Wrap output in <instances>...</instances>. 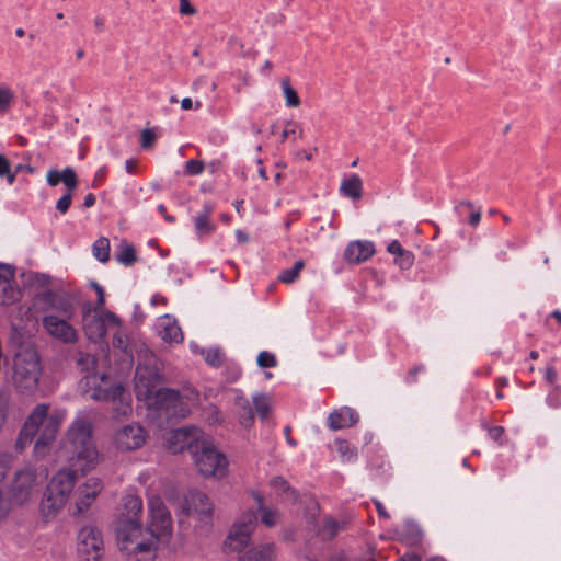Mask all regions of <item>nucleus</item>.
I'll use <instances>...</instances> for the list:
<instances>
[{"mask_svg": "<svg viewBox=\"0 0 561 561\" xmlns=\"http://www.w3.org/2000/svg\"><path fill=\"white\" fill-rule=\"evenodd\" d=\"M149 520L141 524L142 500L134 494L124 499V507L116 525L118 549L135 561H153L159 549L168 547L172 535V517L162 499L148 500Z\"/></svg>", "mask_w": 561, "mask_h": 561, "instance_id": "1", "label": "nucleus"}, {"mask_svg": "<svg viewBox=\"0 0 561 561\" xmlns=\"http://www.w3.org/2000/svg\"><path fill=\"white\" fill-rule=\"evenodd\" d=\"M92 432L91 416L85 411L79 412L66 433V444L72 454L69 461L75 470L60 469L49 480L39 503V514L46 523L54 520L73 500L76 471L85 474L100 463Z\"/></svg>", "mask_w": 561, "mask_h": 561, "instance_id": "2", "label": "nucleus"}, {"mask_svg": "<svg viewBox=\"0 0 561 561\" xmlns=\"http://www.w3.org/2000/svg\"><path fill=\"white\" fill-rule=\"evenodd\" d=\"M66 416L67 411L61 408L50 409L46 403L34 407L26 422L27 428H32L37 435L34 445V453L37 457L42 458L48 453Z\"/></svg>", "mask_w": 561, "mask_h": 561, "instance_id": "3", "label": "nucleus"}, {"mask_svg": "<svg viewBox=\"0 0 561 561\" xmlns=\"http://www.w3.org/2000/svg\"><path fill=\"white\" fill-rule=\"evenodd\" d=\"M42 376L39 355L33 345H22L13 358L12 380L22 393H33Z\"/></svg>", "mask_w": 561, "mask_h": 561, "instance_id": "4", "label": "nucleus"}, {"mask_svg": "<svg viewBox=\"0 0 561 561\" xmlns=\"http://www.w3.org/2000/svg\"><path fill=\"white\" fill-rule=\"evenodd\" d=\"M192 458L197 472L204 478L221 480L228 476L227 456L207 436L199 439L195 449H192Z\"/></svg>", "mask_w": 561, "mask_h": 561, "instance_id": "5", "label": "nucleus"}, {"mask_svg": "<svg viewBox=\"0 0 561 561\" xmlns=\"http://www.w3.org/2000/svg\"><path fill=\"white\" fill-rule=\"evenodd\" d=\"M73 310L68 301L54 300L51 310L43 317L46 333L62 343L73 344L78 341L77 330L70 324Z\"/></svg>", "mask_w": 561, "mask_h": 561, "instance_id": "6", "label": "nucleus"}, {"mask_svg": "<svg viewBox=\"0 0 561 561\" xmlns=\"http://www.w3.org/2000/svg\"><path fill=\"white\" fill-rule=\"evenodd\" d=\"M46 469L25 467L18 471L10 488L11 502L14 505H25L36 497L43 480L46 478Z\"/></svg>", "mask_w": 561, "mask_h": 561, "instance_id": "7", "label": "nucleus"}, {"mask_svg": "<svg viewBox=\"0 0 561 561\" xmlns=\"http://www.w3.org/2000/svg\"><path fill=\"white\" fill-rule=\"evenodd\" d=\"M121 327V319L112 311L98 310L90 306L83 308L82 329L90 341L101 342L108 331Z\"/></svg>", "mask_w": 561, "mask_h": 561, "instance_id": "8", "label": "nucleus"}, {"mask_svg": "<svg viewBox=\"0 0 561 561\" xmlns=\"http://www.w3.org/2000/svg\"><path fill=\"white\" fill-rule=\"evenodd\" d=\"M148 437V431L144 425L139 422H129L114 431L111 445L118 453H131L141 449Z\"/></svg>", "mask_w": 561, "mask_h": 561, "instance_id": "9", "label": "nucleus"}, {"mask_svg": "<svg viewBox=\"0 0 561 561\" xmlns=\"http://www.w3.org/2000/svg\"><path fill=\"white\" fill-rule=\"evenodd\" d=\"M256 525V514L253 510L244 512L233 524L226 541L225 547L229 551L243 553L250 541V537Z\"/></svg>", "mask_w": 561, "mask_h": 561, "instance_id": "10", "label": "nucleus"}, {"mask_svg": "<svg viewBox=\"0 0 561 561\" xmlns=\"http://www.w3.org/2000/svg\"><path fill=\"white\" fill-rule=\"evenodd\" d=\"M159 375L156 368L138 365L135 376V392L139 401H144L148 408L157 407V394L161 390L158 388Z\"/></svg>", "mask_w": 561, "mask_h": 561, "instance_id": "11", "label": "nucleus"}, {"mask_svg": "<svg viewBox=\"0 0 561 561\" xmlns=\"http://www.w3.org/2000/svg\"><path fill=\"white\" fill-rule=\"evenodd\" d=\"M117 386L105 373H89L81 381L82 389L96 401H115Z\"/></svg>", "mask_w": 561, "mask_h": 561, "instance_id": "12", "label": "nucleus"}, {"mask_svg": "<svg viewBox=\"0 0 561 561\" xmlns=\"http://www.w3.org/2000/svg\"><path fill=\"white\" fill-rule=\"evenodd\" d=\"M77 552L82 561H99L103 554V539L93 526L82 527L77 536Z\"/></svg>", "mask_w": 561, "mask_h": 561, "instance_id": "13", "label": "nucleus"}, {"mask_svg": "<svg viewBox=\"0 0 561 561\" xmlns=\"http://www.w3.org/2000/svg\"><path fill=\"white\" fill-rule=\"evenodd\" d=\"M103 481L98 477H90L75 486L73 501L70 505L73 515L87 512L103 490Z\"/></svg>", "mask_w": 561, "mask_h": 561, "instance_id": "14", "label": "nucleus"}, {"mask_svg": "<svg viewBox=\"0 0 561 561\" xmlns=\"http://www.w3.org/2000/svg\"><path fill=\"white\" fill-rule=\"evenodd\" d=\"M193 401V398L182 396L175 390L164 389L157 394L156 410L164 411L168 416L183 419L190 413Z\"/></svg>", "mask_w": 561, "mask_h": 561, "instance_id": "15", "label": "nucleus"}, {"mask_svg": "<svg viewBox=\"0 0 561 561\" xmlns=\"http://www.w3.org/2000/svg\"><path fill=\"white\" fill-rule=\"evenodd\" d=\"M204 436L203 431L195 426L176 428L167 434L165 446L173 454L181 453L185 448L192 454V449H195Z\"/></svg>", "mask_w": 561, "mask_h": 561, "instance_id": "16", "label": "nucleus"}, {"mask_svg": "<svg viewBox=\"0 0 561 561\" xmlns=\"http://www.w3.org/2000/svg\"><path fill=\"white\" fill-rule=\"evenodd\" d=\"M14 268L9 264L0 263V304L10 306L21 298V291L14 283Z\"/></svg>", "mask_w": 561, "mask_h": 561, "instance_id": "17", "label": "nucleus"}, {"mask_svg": "<svg viewBox=\"0 0 561 561\" xmlns=\"http://www.w3.org/2000/svg\"><path fill=\"white\" fill-rule=\"evenodd\" d=\"M186 507L184 508L186 515H194L199 520L208 519L213 505L206 494L201 491L188 492L186 499Z\"/></svg>", "mask_w": 561, "mask_h": 561, "instance_id": "18", "label": "nucleus"}, {"mask_svg": "<svg viewBox=\"0 0 561 561\" xmlns=\"http://www.w3.org/2000/svg\"><path fill=\"white\" fill-rule=\"evenodd\" d=\"M158 336L165 343H182L183 333L174 317L164 314L159 317L154 323Z\"/></svg>", "mask_w": 561, "mask_h": 561, "instance_id": "19", "label": "nucleus"}, {"mask_svg": "<svg viewBox=\"0 0 561 561\" xmlns=\"http://www.w3.org/2000/svg\"><path fill=\"white\" fill-rule=\"evenodd\" d=\"M375 253L374 243L370 241L356 240L347 244L344 251V259L351 264H359L367 261Z\"/></svg>", "mask_w": 561, "mask_h": 561, "instance_id": "20", "label": "nucleus"}, {"mask_svg": "<svg viewBox=\"0 0 561 561\" xmlns=\"http://www.w3.org/2000/svg\"><path fill=\"white\" fill-rule=\"evenodd\" d=\"M359 416L355 410L348 407H342L328 415L327 424L332 431L347 428L356 424Z\"/></svg>", "mask_w": 561, "mask_h": 561, "instance_id": "21", "label": "nucleus"}, {"mask_svg": "<svg viewBox=\"0 0 561 561\" xmlns=\"http://www.w3.org/2000/svg\"><path fill=\"white\" fill-rule=\"evenodd\" d=\"M234 413L239 424L244 428H250L254 421V415L249 400L240 390H233Z\"/></svg>", "mask_w": 561, "mask_h": 561, "instance_id": "22", "label": "nucleus"}, {"mask_svg": "<svg viewBox=\"0 0 561 561\" xmlns=\"http://www.w3.org/2000/svg\"><path fill=\"white\" fill-rule=\"evenodd\" d=\"M275 559L276 546L273 542L252 547L239 556V561H274Z\"/></svg>", "mask_w": 561, "mask_h": 561, "instance_id": "23", "label": "nucleus"}, {"mask_svg": "<svg viewBox=\"0 0 561 561\" xmlns=\"http://www.w3.org/2000/svg\"><path fill=\"white\" fill-rule=\"evenodd\" d=\"M214 207L205 204L202 211L194 218V227L198 237L210 234L215 231V225L210 220Z\"/></svg>", "mask_w": 561, "mask_h": 561, "instance_id": "24", "label": "nucleus"}, {"mask_svg": "<svg viewBox=\"0 0 561 561\" xmlns=\"http://www.w3.org/2000/svg\"><path fill=\"white\" fill-rule=\"evenodd\" d=\"M340 192L348 198L359 199L363 195V181L359 175L352 174L343 179L340 185Z\"/></svg>", "mask_w": 561, "mask_h": 561, "instance_id": "25", "label": "nucleus"}, {"mask_svg": "<svg viewBox=\"0 0 561 561\" xmlns=\"http://www.w3.org/2000/svg\"><path fill=\"white\" fill-rule=\"evenodd\" d=\"M118 394L115 396V401H110L113 403V412L116 417H124L131 414V397L125 389L119 385L117 386Z\"/></svg>", "mask_w": 561, "mask_h": 561, "instance_id": "26", "label": "nucleus"}, {"mask_svg": "<svg viewBox=\"0 0 561 561\" xmlns=\"http://www.w3.org/2000/svg\"><path fill=\"white\" fill-rule=\"evenodd\" d=\"M254 500L261 515V522L267 527L276 526L280 518L279 513L276 510L264 506L263 497L259 493L254 494Z\"/></svg>", "mask_w": 561, "mask_h": 561, "instance_id": "27", "label": "nucleus"}, {"mask_svg": "<svg viewBox=\"0 0 561 561\" xmlns=\"http://www.w3.org/2000/svg\"><path fill=\"white\" fill-rule=\"evenodd\" d=\"M256 414L261 420H266L273 407V398L267 393H255L252 397Z\"/></svg>", "mask_w": 561, "mask_h": 561, "instance_id": "28", "label": "nucleus"}, {"mask_svg": "<svg viewBox=\"0 0 561 561\" xmlns=\"http://www.w3.org/2000/svg\"><path fill=\"white\" fill-rule=\"evenodd\" d=\"M191 350L193 353H201L205 360L211 366H219L224 359V356L219 348L213 347L209 350H199V347L195 343H191Z\"/></svg>", "mask_w": 561, "mask_h": 561, "instance_id": "29", "label": "nucleus"}, {"mask_svg": "<svg viewBox=\"0 0 561 561\" xmlns=\"http://www.w3.org/2000/svg\"><path fill=\"white\" fill-rule=\"evenodd\" d=\"M280 87L286 106L298 107L300 105V98L298 96L296 90L291 87L290 80L288 78L282 79Z\"/></svg>", "mask_w": 561, "mask_h": 561, "instance_id": "30", "label": "nucleus"}, {"mask_svg": "<svg viewBox=\"0 0 561 561\" xmlns=\"http://www.w3.org/2000/svg\"><path fill=\"white\" fill-rule=\"evenodd\" d=\"M271 486H272L273 491L275 492V494H277L279 496L283 494L285 495L284 501H291V500L296 501L297 500V495H296L295 491L290 490L287 482L283 478H279V477L274 478L271 481Z\"/></svg>", "mask_w": 561, "mask_h": 561, "instance_id": "31", "label": "nucleus"}, {"mask_svg": "<svg viewBox=\"0 0 561 561\" xmlns=\"http://www.w3.org/2000/svg\"><path fill=\"white\" fill-rule=\"evenodd\" d=\"M334 445L342 461L351 462L357 458L356 448L352 447L347 440L335 439Z\"/></svg>", "mask_w": 561, "mask_h": 561, "instance_id": "32", "label": "nucleus"}, {"mask_svg": "<svg viewBox=\"0 0 561 561\" xmlns=\"http://www.w3.org/2000/svg\"><path fill=\"white\" fill-rule=\"evenodd\" d=\"M455 210L458 213L459 217H462L466 213H469V224L471 226H477L481 219V211L479 209H473V206L469 202H460Z\"/></svg>", "mask_w": 561, "mask_h": 561, "instance_id": "33", "label": "nucleus"}, {"mask_svg": "<svg viewBox=\"0 0 561 561\" xmlns=\"http://www.w3.org/2000/svg\"><path fill=\"white\" fill-rule=\"evenodd\" d=\"M304 266H305L304 261H301V260L296 261L295 264L293 265V267L284 270L279 273L278 279L285 284L294 283L298 278L299 273L301 272Z\"/></svg>", "mask_w": 561, "mask_h": 561, "instance_id": "34", "label": "nucleus"}, {"mask_svg": "<svg viewBox=\"0 0 561 561\" xmlns=\"http://www.w3.org/2000/svg\"><path fill=\"white\" fill-rule=\"evenodd\" d=\"M93 254L102 263L110 259V241L106 238L98 239L93 244Z\"/></svg>", "mask_w": 561, "mask_h": 561, "instance_id": "35", "label": "nucleus"}, {"mask_svg": "<svg viewBox=\"0 0 561 561\" xmlns=\"http://www.w3.org/2000/svg\"><path fill=\"white\" fill-rule=\"evenodd\" d=\"M36 436L35 432L32 428H27V422L25 421L19 437L15 442V449L18 451H22L25 449L26 446H28L34 437Z\"/></svg>", "mask_w": 561, "mask_h": 561, "instance_id": "36", "label": "nucleus"}, {"mask_svg": "<svg viewBox=\"0 0 561 561\" xmlns=\"http://www.w3.org/2000/svg\"><path fill=\"white\" fill-rule=\"evenodd\" d=\"M14 99V92L7 85H0V115L7 113Z\"/></svg>", "mask_w": 561, "mask_h": 561, "instance_id": "37", "label": "nucleus"}, {"mask_svg": "<svg viewBox=\"0 0 561 561\" xmlns=\"http://www.w3.org/2000/svg\"><path fill=\"white\" fill-rule=\"evenodd\" d=\"M116 259L119 263L124 265H130L135 262L136 255L135 250L130 244L124 243L121 247V250L118 254L116 255Z\"/></svg>", "mask_w": 561, "mask_h": 561, "instance_id": "38", "label": "nucleus"}, {"mask_svg": "<svg viewBox=\"0 0 561 561\" xmlns=\"http://www.w3.org/2000/svg\"><path fill=\"white\" fill-rule=\"evenodd\" d=\"M61 182L67 186L69 191L77 187L78 179L72 168L67 167L61 171Z\"/></svg>", "mask_w": 561, "mask_h": 561, "instance_id": "39", "label": "nucleus"}, {"mask_svg": "<svg viewBox=\"0 0 561 561\" xmlns=\"http://www.w3.org/2000/svg\"><path fill=\"white\" fill-rule=\"evenodd\" d=\"M13 457L8 453H0V483L4 480L12 468Z\"/></svg>", "mask_w": 561, "mask_h": 561, "instance_id": "40", "label": "nucleus"}, {"mask_svg": "<svg viewBox=\"0 0 561 561\" xmlns=\"http://www.w3.org/2000/svg\"><path fill=\"white\" fill-rule=\"evenodd\" d=\"M205 169L204 162L191 159L185 162L184 172L186 175H199Z\"/></svg>", "mask_w": 561, "mask_h": 561, "instance_id": "41", "label": "nucleus"}, {"mask_svg": "<svg viewBox=\"0 0 561 561\" xmlns=\"http://www.w3.org/2000/svg\"><path fill=\"white\" fill-rule=\"evenodd\" d=\"M0 178H5L9 184H13L15 174L10 171V161L0 153Z\"/></svg>", "mask_w": 561, "mask_h": 561, "instance_id": "42", "label": "nucleus"}, {"mask_svg": "<svg viewBox=\"0 0 561 561\" xmlns=\"http://www.w3.org/2000/svg\"><path fill=\"white\" fill-rule=\"evenodd\" d=\"M257 365L262 368H268L276 366V358L274 354L263 351L257 355Z\"/></svg>", "mask_w": 561, "mask_h": 561, "instance_id": "43", "label": "nucleus"}, {"mask_svg": "<svg viewBox=\"0 0 561 561\" xmlns=\"http://www.w3.org/2000/svg\"><path fill=\"white\" fill-rule=\"evenodd\" d=\"M112 331L114 332L113 345L122 350L124 353H128V343L126 337L121 333V328Z\"/></svg>", "mask_w": 561, "mask_h": 561, "instance_id": "44", "label": "nucleus"}, {"mask_svg": "<svg viewBox=\"0 0 561 561\" xmlns=\"http://www.w3.org/2000/svg\"><path fill=\"white\" fill-rule=\"evenodd\" d=\"M71 201L72 198L70 193L62 195L56 203L57 210L61 214H66L71 205Z\"/></svg>", "mask_w": 561, "mask_h": 561, "instance_id": "45", "label": "nucleus"}, {"mask_svg": "<svg viewBox=\"0 0 561 561\" xmlns=\"http://www.w3.org/2000/svg\"><path fill=\"white\" fill-rule=\"evenodd\" d=\"M14 505L10 500H7L0 492V522H2L10 513L11 506Z\"/></svg>", "mask_w": 561, "mask_h": 561, "instance_id": "46", "label": "nucleus"}, {"mask_svg": "<svg viewBox=\"0 0 561 561\" xmlns=\"http://www.w3.org/2000/svg\"><path fill=\"white\" fill-rule=\"evenodd\" d=\"M91 286L95 289L98 294V300L94 308H98V310H103L104 304H105V293L102 286H100L98 283L92 282Z\"/></svg>", "mask_w": 561, "mask_h": 561, "instance_id": "47", "label": "nucleus"}, {"mask_svg": "<svg viewBox=\"0 0 561 561\" xmlns=\"http://www.w3.org/2000/svg\"><path fill=\"white\" fill-rule=\"evenodd\" d=\"M298 128V124L294 121L286 122L285 128L282 133V141H285L289 137L294 136L296 134V130Z\"/></svg>", "mask_w": 561, "mask_h": 561, "instance_id": "48", "label": "nucleus"}, {"mask_svg": "<svg viewBox=\"0 0 561 561\" xmlns=\"http://www.w3.org/2000/svg\"><path fill=\"white\" fill-rule=\"evenodd\" d=\"M156 135L150 129H145L141 131V146L144 148H149L154 142Z\"/></svg>", "mask_w": 561, "mask_h": 561, "instance_id": "49", "label": "nucleus"}, {"mask_svg": "<svg viewBox=\"0 0 561 561\" xmlns=\"http://www.w3.org/2000/svg\"><path fill=\"white\" fill-rule=\"evenodd\" d=\"M47 184L50 186H56L61 182V172L51 169L46 174Z\"/></svg>", "mask_w": 561, "mask_h": 561, "instance_id": "50", "label": "nucleus"}, {"mask_svg": "<svg viewBox=\"0 0 561 561\" xmlns=\"http://www.w3.org/2000/svg\"><path fill=\"white\" fill-rule=\"evenodd\" d=\"M397 262L402 268H408L413 263V256L410 252L404 251L403 254L397 257Z\"/></svg>", "mask_w": 561, "mask_h": 561, "instance_id": "51", "label": "nucleus"}, {"mask_svg": "<svg viewBox=\"0 0 561 561\" xmlns=\"http://www.w3.org/2000/svg\"><path fill=\"white\" fill-rule=\"evenodd\" d=\"M548 404L558 408L561 405V392L559 390H553L547 398Z\"/></svg>", "mask_w": 561, "mask_h": 561, "instance_id": "52", "label": "nucleus"}, {"mask_svg": "<svg viewBox=\"0 0 561 561\" xmlns=\"http://www.w3.org/2000/svg\"><path fill=\"white\" fill-rule=\"evenodd\" d=\"M179 11L181 14H184V15H192L195 13V9L190 3V0H180Z\"/></svg>", "mask_w": 561, "mask_h": 561, "instance_id": "53", "label": "nucleus"}, {"mask_svg": "<svg viewBox=\"0 0 561 561\" xmlns=\"http://www.w3.org/2000/svg\"><path fill=\"white\" fill-rule=\"evenodd\" d=\"M405 250L402 248V245L400 244L399 241L397 240H393L389 245H388V252L396 255L397 257H399L401 254H403Z\"/></svg>", "mask_w": 561, "mask_h": 561, "instance_id": "54", "label": "nucleus"}, {"mask_svg": "<svg viewBox=\"0 0 561 561\" xmlns=\"http://www.w3.org/2000/svg\"><path fill=\"white\" fill-rule=\"evenodd\" d=\"M201 107H202V103L199 101H197L195 103V105H194V103H193L191 98H184L181 101V108L184 110V111H188V110H192V108L198 110Z\"/></svg>", "mask_w": 561, "mask_h": 561, "instance_id": "55", "label": "nucleus"}, {"mask_svg": "<svg viewBox=\"0 0 561 561\" xmlns=\"http://www.w3.org/2000/svg\"><path fill=\"white\" fill-rule=\"evenodd\" d=\"M504 428L502 426H493L489 428V436L497 442L500 437L503 435Z\"/></svg>", "mask_w": 561, "mask_h": 561, "instance_id": "56", "label": "nucleus"}, {"mask_svg": "<svg viewBox=\"0 0 561 561\" xmlns=\"http://www.w3.org/2000/svg\"><path fill=\"white\" fill-rule=\"evenodd\" d=\"M545 377H546V380L549 381L550 383L554 382V380L557 378V374L552 366H548L546 368Z\"/></svg>", "mask_w": 561, "mask_h": 561, "instance_id": "57", "label": "nucleus"}, {"mask_svg": "<svg viewBox=\"0 0 561 561\" xmlns=\"http://www.w3.org/2000/svg\"><path fill=\"white\" fill-rule=\"evenodd\" d=\"M375 505H376V508L378 511V514L379 516L381 517H385V518H389V514L387 513L385 506L382 505V503L380 501H377L375 500Z\"/></svg>", "mask_w": 561, "mask_h": 561, "instance_id": "58", "label": "nucleus"}, {"mask_svg": "<svg viewBox=\"0 0 561 561\" xmlns=\"http://www.w3.org/2000/svg\"><path fill=\"white\" fill-rule=\"evenodd\" d=\"M305 503L308 505V510L310 514L314 515V513L318 511V504L312 499H306Z\"/></svg>", "mask_w": 561, "mask_h": 561, "instance_id": "59", "label": "nucleus"}, {"mask_svg": "<svg viewBox=\"0 0 561 561\" xmlns=\"http://www.w3.org/2000/svg\"><path fill=\"white\" fill-rule=\"evenodd\" d=\"M167 304V298L157 294V295H153L151 297V305L156 306V305H165Z\"/></svg>", "mask_w": 561, "mask_h": 561, "instance_id": "60", "label": "nucleus"}, {"mask_svg": "<svg viewBox=\"0 0 561 561\" xmlns=\"http://www.w3.org/2000/svg\"><path fill=\"white\" fill-rule=\"evenodd\" d=\"M84 206L85 207H92L94 204H95V196L93 194H88L85 197H84Z\"/></svg>", "mask_w": 561, "mask_h": 561, "instance_id": "61", "label": "nucleus"}, {"mask_svg": "<svg viewBox=\"0 0 561 561\" xmlns=\"http://www.w3.org/2000/svg\"><path fill=\"white\" fill-rule=\"evenodd\" d=\"M236 238L240 243H244L248 241V234L243 232L242 230L236 231Z\"/></svg>", "mask_w": 561, "mask_h": 561, "instance_id": "62", "label": "nucleus"}, {"mask_svg": "<svg viewBox=\"0 0 561 561\" xmlns=\"http://www.w3.org/2000/svg\"><path fill=\"white\" fill-rule=\"evenodd\" d=\"M105 174H106V170L105 168H100L96 173H95V181H101L105 178Z\"/></svg>", "mask_w": 561, "mask_h": 561, "instance_id": "63", "label": "nucleus"}, {"mask_svg": "<svg viewBox=\"0 0 561 561\" xmlns=\"http://www.w3.org/2000/svg\"><path fill=\"white\" fill-rule=\"evenodd\" d=\"M94 25L99 31H103L104 28V20L100 16L94 19Z\"/></svg>", "mask_w": 561, "mask_h": 561, "instance_id": "64", "label": "nucleus"}]
</instances>
